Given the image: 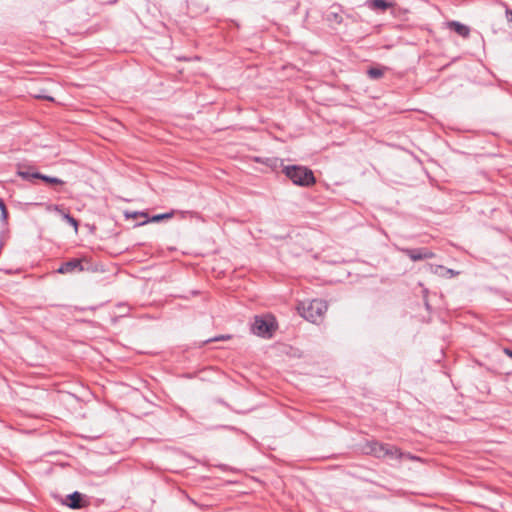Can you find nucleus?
Returning <instances> with one entry per match:
<instances>
[{"mask_svg": "<svg viewBox=\"0 0 512 512\" xmlns=\"http://www.w3.org/2000/svg\"><path fill=\"white\" fill-rule=\"evenodd\" d=\"M401 252L407 255L412 261L431 259L435 254L427 248H402Z\"/></svg>", "mask_w": 512, "mask_h": 512, "instance_id": "4", "label": "nucleus"}, {"mask_svg": "<svg viewBox=\"0 0 512 512\" xmlns=\"http://www.w3.org/2000/svg\"><path fill=\"white\" fill-rule=\"evenodd\" d=\"M1 211V215H0V218L3 222H6L7 221V218H8V211L6 208H2Z\"/></svg>", "mask_w": 512, "mask_h": 512, "instance_id": "17", "label": "nucleus"}, {"mask_svg": "<svg viewBox=\"0 0 512 512\" xmlns=\"http://www.w3.org/2000/svg\"><path fill=\"white\" fill-rule=\"evenodd\" d=\"M65 504L72 509H79L85 506L84 496L79 492H73L67 496Z\"/></svg>", "mask_w": 512, "mask_h": 512, "instance_id": "6", "label": "nucleus"}, {"mask_svg": "<svg viewBox=\"0 0 512 512\" xmlns=\"http://www.w3.org/2000/svg\"><path fill=\"white\" fill-rule=\"evenodd\" d=\"M367 74L371 79H379L383 76L384 72L380 68L372 67L368 69Z\"/></svg>", "mask_w": 512, "mask_h": 512, "instance_id": "13", "label": "nucleus"}, {"mask_svg": "<svg viewBox=\"0 0 512 512\" xmlns=\"http://www.w3.org/2000/svg\"><path fill=\"white\" fill-rule=\"evenodd\" d=\"M36 98H43V99H47V100H49V101H53V98H52V97L45 96V95H36Z\"/></svg>", "mask_w": 512, "mask_h": 512, "instance_id": "20", "label": "nucleus"}, {"mask_svg": "<svg viewBox=\"0 0 512 512\" xmlns=\"http://www.w3.org/2000/svg\"><path fill=\"white\" fill-rule=\"evenodd\" d=\"M366 3L371 9L375 10H386L392 6V3L386 0H368Z\"/></svg>", "mask_w": 512, "mask_h": 512, "instance_id": "8", "label": "nucleus"}, {"mask_svg": "<svg viewBox=\"0 0 512 512\" xmlns=\"http://www.w3.org/2000/svg\"><path fill=\"white\" fill-rule=\"evenodd\" d=\"M385 448H387V444L374 442L371 445V452L378 458L386 457Z\"/></svg>", "mask_w": 512, "mask_h": 512, "instance_id": "9", "label": "nucleus"}, {"mask_svg": "<svg viewBox=\"0 0 512 512\" xmlns=\"http://www.w3.org/2000/svg\"><path fill=\"white\" fill-rule=\"evenodd\" d=\"M504 353L512 359V350L509 348L504 349Z\"/></svg>", "mask_w": 512, "mask_h": 512, "instance_id": "19", "label": "nucleus"}, {"mask_svg": "<svg viewBox=\"0 0 512 512\" xmlns=\"http://www.w3.org/2000/svg\"><path fill=\"white\" fill-rule=\"evenodd\" d=\"M84 270V267L82 265L81 260L79 259H72L65 263H63L58 269L57 272L60 274H67V273H73V272H81Z\"/></svg>", "mask_w": 512, "mask_h": 512, "instance_id": "5", "label": "nucleus"}, {"mask_svg": "<svg viewBox=\"0 0 512 512\" xmlns=\"http://www.w3.org/2000/svg\"><path fill=\"white\" fill-rule=\"evenodd\" d=\"M283 173L293 184L303 187H309L316 182L311 169L300 165H288L283 167Z\"/></svg>", "mask_w": 512, "mask_h": 512, "instance_id": "2", "label": "nucleus"}, {"mask_svg": "<svg viewBox=\"0 0 512 512\" xmlns=\"http://www.w3.org/2000/svg\"><path fill=\"white\" fill-rule=\"evenodd\" d=\"M41 173L39 172H31L30 170H19L18 171V175L24 179V180H27V181H32L33 179H37L36 176L34 175H40Z\"/></svg>", "mask_w": 512, "mask_h": 512, "instance_id": "12", "label": "nucleus"}, {"mask_svg": "<svg viewBox=\"0 0 512 512\" xmlns=\"http://www.w3.org/2000/svg\"><path fill=\"white\" fill-rule=\"evenodd\" d=\"M63 219L67 221V223H69L70 225H72L75 229H77L78 227V222L77 220L72 217L69 213H63Z\"/></svg>", "mask_w": 512, "mask_h": 512, "instance_id": "14", "label": "nucleus"}, {"mask_svg": "<svg viewBox=\"0 0 512 512\" xmlns=\"http://www.w3.org/2000/svg\"><path fill=\"white\" fill-rule=\"evenodd\" d=\"M37 177V179H41L49 184H54V185H62L64 184V181L57 178V177H51V176H47V175H44V174H40V175H35Z\"/></svg>", "mask_w": 512, "mask_h": 512, "instance_id": "11", "label": "nucleus"}, {"mask_svg": "<svg viewBox=\"0 0 512 512\" xmlns=\"http://www.w3.org/2000/svg\"><path fill=\"white\" fill-rule=\"evenodd\" d=\"M327 303L320 299L301 302L297 306L299 314L312 323H319L323 320L327 311Z\"/></svg>", "mask_w": 512, "mask_h": 512, "instance_id": "1", "label": "nucleus"}, {"mask_svg": "<svg viewBox=\"0 0 512 512\" xmlns=\"http://www.w3.org/2000/svg\"><path fill=\"white\" fill-rule=\"evenodd\" d=\"M447 26L451 30L455 31L458 35H460L464 38H467L469 36V33H470L469 27L460 22L450 21L447 23Z\"/></svg>", "mask_w": 512, "mask_h": 512, "instance_id": "7", "label": "nucleus"}, {"mask_svg": "<svg viewBox=\"0 0 512 512\" xmlns=\"http://www.w3.org/2000/svg\"><path fill=\"white\" fill-rule=\"evenodd\" d=\"M251 330L257 336L271 338L275 330L274 318L270 315L255 316Z\"/></svg>", "mask_w": 512, "mask_h": 512, "instance_id": "3", "label": "nucleus"}, {"mask_svg": "<svg viewBox=\"0 0 512 512\" xmlns=\"http://www.w3.org/2000/svg\"><path fill=\"white\" fill-rule=\"evenodd\" d=\"M2 208H6V205L4 201L0 198V210H2Z\"/></svg>", "mask_w": 512, "mask_h": 512, "instance_id": "21", "label": "nucleus"}, {"mask_svg": "<svg viewBox=\"0 0 512 512\" xmlns=\"http://www.w3.org/2000/svg\"><path fill=\"white\" fill-rule=\"evenodd\" d=\"M386 457L398 459L402 456L400 450L392 445L387 444V448H385Z\"/></svg>", "mask_w": 512, "mask_h": 512, "instance_id": "10", "label": "nucleus"}, {"mask_svg": "<svg viewBox=\"0 0 512 512\" xmlns=\"http://www.w3.org/2000/svg\"><path fill=\"white\" fill-rule=\"evenodd\" d=\"M506 17H507V20L512 23V11L507 10Z\"/></svg>", "mask_w": 512, "mask_h": 512, "instance_id": "18", "label": "nucleus"}, {"mask_svg": "<svg viewBox=\"0 0 512 512\" xmlns=\"http://www.w3.org/2000/svg\"><path fill=\"white\" fill-rule=\"evenodd\" d=\"M46 209L48 211H55V212H58L59 214H61L63 216V213H65V211L61 208V206L59 205H53V204H49L46 206Z\"/></svg>", "mask_w": 512, "mask_h": 512, "instance_id": "16", "label": "nucleus"}, {"mask_svg": "<svg viewBox=\"0 0 512 512\" xmlns=\"http://www.w3.org/2000/svg\"><path fill=\"white\" fill-rule=\"evenodd\" d=\"M172 215H173V213H172V212H170V213H164V214L154 215V216L151 218V221H152V222H159L160 220L171 218V217H172Z\"/></svg>", "mask_w": 512, "mask_h": 512, "instance_id": "15", "label": "nucleus"}]
</instances>
